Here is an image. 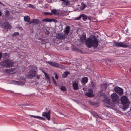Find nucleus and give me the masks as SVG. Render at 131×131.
<instances>
[{"label": "nucleus", "instance_id": "1", "mask_svg": "<svg viewBox=\"0 0 131 131\" xmlns=\"http://www.w3.org/2000/svg\"><path fill=\"white\" fill-rule=\"evenodd\" d=\"M86 44L87 47L91 48L92 47H97L98 45V42L96 37L93 36L91 38L87 39L86 40Z\"/></svg>", "mask_w": 131, "mask_h": 131}, {"label": "nucleus", "instance_id": "2", "mask_svg": "<svg viewBox=\"0 0 131 131\" xmlns=\"http://www.w3.org/2000/svg\"><path fill=\"white\" fill-rule=\"evenodd\" d=\"M121 105L120 108L123 110H125L128 108L130 102L127 97L125 96H123L121 99Z\"/></svg>", "mask_w": 131, "mask_h": 131}, {"label": "nucleus", "instance_id": "3", "mask_svg": "<svg viewBox=\"0 0 131 131\" xmlns=\"http://www.w3.org/2000/svg\"><path fill=\"white\" fill-rule=\"evenodd\" d=\"M14 62L11 60L7 59L2 61L0 62L1 65L7 68H9L13 66Z\"/></svg>", "mask_w": 131, "mask_h": 131}, {"label": "nucleus", "instance_id": "4", "mask_svg": "<svg viewBox=\"0 0 131 131\" xmlns=\"http://www.w3.org/2000/svg\"><path fill=\"white\" fill-rule=\"evenodd\" d=\"M36 72L35 69L31 70L29 72L27 75V77L29 79H32L35 77L36 74Z\"/></svg>", "mask_w": 131, "mask_h": 131}, {"label": "nucleus", "instance_id": "5", "mask_svg": "<svg viewBox=\"0 0 131 131\" xmlns=\"http://www.w3.org/2000/svg\"><path fill=\"white\" fill-rule=\"evenodd\" d=\"M26 78H24L23 77H21L20 78V81H14V83L15 84H18L23 85L26 81Z\"/></svg>", "mask_w": 131, "mask_h": 131}, {"label": "nucleus", "instance_id": "6", "mask_svg": "<svg viewBox=\"0 0 131 131\" xmlns=\"http://www.w3.org/2000/svg\"><path fill=\"white\" fill-rule=\"evenodd\" d=\"M26 78H24L23 77H21L20 78V81H14V83L15 84H18L23 85L26 81Z\"/></svg>", "mask_w": 131, "mask_h": 131}, {"label": "nucleus", "instance_id": "7", "mask_svg": "<svg viewBox=\"0 0 131 131\" xmlns=\"http://www.w3.org/2000/svg\"><path fill=\"white\" fill-rule=\"evenodd\" d=\"M111 98L113 102H118L119 101L118 96L116 93H113L112 94Z\"/></svg>", "mask_w": 131, "mask_h": 131}, {"label": "nucleus", "instance_id": "8", "mask_svg": "<svg viewBox=\"0 0 131 131\" xmlns=\"http://www.w3.org/2000/svg\"><path fill=\"white\" fill-rule=\"evenodd\" d=\"M114 90L115 92L117 93L119 95H122L123 94V91L122 89L118 87H115Z\"/></svg>", "mask_w": 131, "mask_h": 131}, {"label": "nucleus", "instance_id": "9", "mask_svg": "<svg viewBox=\"0 0 131 131\" xmlns=\"http://www.w3.org/2000/svg\"><path fill=\"white\" fill-rule=\"evenodd\" d=\"M47 62L51 66L56 68L59 67L60 66L59 64L55 62H52L48 61Z\"/></svg>", "mask_w": 131, "mask_h": 131}, {"label": "nucleus", "instance_id": "10", "mask_svg": "<svg viewBox=\"0 0 131 131\" xmlns=\"http://www.w3.org/2000/svg\"><path fill=\"white\" fill-rule=\"evenodd\" d=\"M42 115L44 117H45L48 120L50 119V111L49 110L47 112H43L42 113Z\"/></svg>", "mask_w": 131, "mask_h": 131}, {"label": "nucleus", "instance_id": "11", "mask_svg": "<svg viewBox=\"0 0 131 131\" xmlns=\"http://www.w3.org/2000/svg\"><path fill=\"white\" fill-rule=\"evenodd\" d=\"M2 27L5 29H9L11 28V26L7 22H5L2 25Z\"/></svg>", "mask_w": 131, "mask_h": 131}, {"label": "nucleus", "instance_id": "12", "mask_svg": "<svg viewBox=\"0 0 131 131\" xmlns=\"http://www.w3.org/2000/svg\"><path fill=\"white\" fill-rule=\"evenodd\" d=\"M88 90L89 92L86 93L85 95L90 97H93L94 96V95L93 93V91L91 89H88Z\"/></svg>", "mask_w": 131, "mask_h": 131}, {"label": "nucleus", "instance_id": "13", "mask_svg": "<svg viewBox=\"0 0 131 131\" xmlns=\"http://www.w3.org/2000/svg\"><path fill=\"white\" fill-rule=\"evenodd\" d=\"M82 17L83 18V20L84 21H86L87 19L88 16L85 14H82L80 15L79 17H77L75 18L77 20L80 19Z\"/></svg>", "mask_w": 131, "mask_h": 131}, {"label": "nucleus", "instance_id": "14", "mask_svg": "<svg viewBox=\"0 0 131 131\" xmlns=\"http://www.w3.org/2000/svg\"><path fill=\"white\" fill-rule=\"evenodd\" d=\"M66 37V35L61 33H58L56 36V38L59 39H62Z\"/></svg>", "mask_w": 131, "mask_h": 131}, {"label": "nucleus", "instance_id": "15", "mask_svg": "<svg viewBox=\"0 0 131 131\" xmlns=\"http://www.w3.org/2000/svg\"><path fill=\"white\" fill-rule=\"evenodd\" d=\"M115 44L116 47H123L125 48L128 47L127 45L124 44V43L122 42H115Z\"/></svg>", "mask_w": 131, "mask_h": 131}, {"label": "nucleus", "instance_id": "16", "mask_svg": "<svg viewBox=\"0 0 131 131\" xmlns=\"http://www.w3.org/2000/svg\"><path fill=\"white\" fill-rule=\"evenodd\" d=\"M72 86L74 90H78L79 88L78 82L75 81H74L72 83Z\"/></svg>", "mask_w": 131, "mask_h": 131}, {"label": "nucleus", "instance_id": "17", "mask_svg": "<svg viewBox=\"0 0 131 131\" xmlns=\"http://www.w3.org/2000/svg\"><path fill=\"white\" fill-rule=\"evenodd\" d=\"M39 23V21L38 19H34L32 20L29 23V24H35L37 25Z\"/></svg>", "mask_w": 131, "mask_h": 131}, {"label": "nucleus", "instance_id": "18", "mask_svg": "<svg viewBox=\"0 0 131 131\" xmlns=\"http://www.w3.org/2000/svg\"><path fill=\"white\" fill-rule=\"evenodd\" d=\"M70 1L68 0H65L62 3V4L64 7L70 5Z\"/></svg>", "mask_w": 131, "mask_h": 131}, {"label": "nucleus", "instance_id": "19", "mask_svg": "<svg viewBox=\"0 0 131 131\" xmlns=\"http://www.w3.org/2000/svg\"><path fill=\"white\" fill-rule=\"evenodd\" d=\"M58 13L57 12V10L55 9H52L51 10V13H49V15H58Z\"/></svg>", "mask_w": 131, "mask_h": 131}, {"label": "nucleus", "instance_id": "20", "mask_svg": "<svg viewBox=\"0 0 131 131\" xmlns=\"http://www.w3.org/2000/svg\"><path fill=\"white\" fill-rule=\"evenodd\" d=\"M70 26H67L65 28L64 30V32L65 34L68 35L69 32L70 30Z\"/></svg>", "mask_w": 131, "mask_h": 131}, {"label": "nucleus", "instance_id": "21", "mask_svg": "<svg viewBox=\"0 0 131 131\" xmlns=\"http://www.w3.org/2000/svg\"><path fill=\"white\" fill-rule=\"evenodd\" d=\"M24 20L25 21L29 22L30 20V17L28 16H24Z\"/></svg>", "mask_w": 131, "mask_h": 131}, {"label": "nucleus", "instance_id": "22", "mask_svg": "<svg viewBox=\"0 0 131 131\" xmlns=\"http://www.w3.org/2000/svg\"><path fill=\"white\" fill-rule=\"evenodd\" d=\"M30 116L32 117H34L35 118H37L39 119H40L42 120H45V119L42 117H40L39 116H34L33 115H30Z\"/></svg>", "mask_w": 131, "mask_h": 131}, {"label": "nucleus", "instance_id": "23", "mask_svg": "<svg viewBox=\"0 0 131 131\" xmlns=\"http://www.w3.org/2000/svg\"><path fill=\"white\" fill-rule=\"evenodd\" d=\"M70 73V72L69 71H66L65 72L62 74V77L63 78H66L68 74Z\"/></svg>", "mask_w": 131, "mask_h": 131}, {"label": "nucleus", "instance_id": "24", "mask_svg": "<svg viewBox=\"0 0 131 131\" xmlns=\"http://www.w3.org/2000/svg\"><path fill=\"white\" fill-rule=\"evenodd\" d=\"M86 6V5L85 4H84L83 3H82L80 7V8L81 10H83L85 8Z\"/></svg>", "mask_w": 131, "mask_h": 131}, {"label": "nucleus", "instance_id": "25", "mask_svg": "<svg viewBox=\"0 0 131 131\" xmlns=\"http://www.w3.org/2000/svg\"><path fill=\"white\" fill-rule=\"evenodd\" d=\"M88 81V78L87 77H84L82 79V82L84 84L86 83Z\"/></svg>", "mask_w": 131, "mask_h": 131}, {"label": "nucleus", "instance_id": "26", "mask_svg": "<svg viewBox=\"0 0 131 131\" xmlns=\"http://www.w3.org/2000/svg\"><path fill=\"white\" fill-rule=\"evenodd\" d=\"M107 86V84L106 83H103L101 85V87L103 89H106Z\"/></svg>", "mask_w": 131, "mask_h": 131}, {"label": "nucleus", "instance_id": "27", "mask_svg": "<svg viewBox=\"0 0 131 131\" xmlns=\"http://www.w3.org/2000/svg\"><path fill=\"white\" fill-rule=\"evenodd\" d=\"M42 21H46L47 22H51L52 21V19H51L47 18L42 20Z\"/></svg>", "mask_w": 131, "mask_h": 131}, {"label": "nucleus", "instance_id": "28", "mask_svg": "<svg viewBox=\"0 0 131 131\" xmlns=\"http://www.w3.org/2000/svg\"><path fill=\"white\" fill-rule=\"evenodd\" d=\"M86 38L85 35H83L81 37V39L82 41H84L85 40Z\"/></svg>", "mask_w": 131, "mask_h": 131}, {"label": "nucleus", "instance_id": "29", "mask_svg": "<svg viewBox=\"0 0 131 131\" xmlns=\"http://www.w3.org/2000/svg\"><path fill=\"white\" fill-rule=\"evenodd\" d=\"M9 12L8 10H6L5 12V15L7 17H8L9 15Z\"/></svg>", "mask_w": 131, "mask_h": 131}, {"label": "nucleus", "instance_id": "30", "mask_svg": "<svg viewBox=\"0 0 131 131\" xmlns=\"http://www.w3.org/2000/svg\"><path fill=\"white\" fill-rule=\"evenodd\" d=\"M60 89L63 91H65L66 90V88L64 86H62L60 88Z\"/></svg>", "mask_w": 131, "mask_h": 131}, {"label": "nucleus", "instance_id": "31", "mask_svg": "<svg viewBox=\"0 0 131 131\" xmlns=\"http://www.w3.org/2000/svg\"><path fill=\"white\" fill-rule=\"evenodd\" d=\"M92 114L96 118H97V117H98V114L95 112H92Z\"/></svg>", "mask_w": 131, "mask_h": 131}, {"label": "nucleus", "instance_id": "32", "mask_svg": "<svg viewBox=\"0 0 131 131\" xmlns=\"http://www.w3.org/2000/svg\"><path fill=\"white\" fill-rule=\"evenodd\" d=\"M91 84L92 85V87L93 88H94L95 87L96 84L95 82H92Z\"/></svg>", "mask_w": 131, "mask_h": 131}, {"label": "nucleus", "instance_id": "33", "mask_svg": "<svg viewBox=\"0 0 131 131\" xmlns=\"http://www.w3.org/2000/svg\"><path fill=\"white\" fill-rule=\"evenodd\" d=\"M46 79L47 81H50V78L48 75L47 74L46 75H45Z\"/></svg>", "mask_w": 131, "mask_h": 131}, {"label": "nucleus", "instance_id": "34", "mask_svg": "<svg viewBox=\"0 0 131 131\" xmlns=\"http://www.w3.org/2000/svg\"><path fill=\"white\" fill-rule=\"evenodd\" d=\"M96 118H97V120L99 121H101V120L100 119L102 120V118L99 115L98 117H97Z\"/></svg>", "mask_w": 131, "mask_h": 131}, {"label": "nucleus", "instance_id": "35", "mask_svg": "<svg viewBox=\"0 0 131 131\" xmlns=\"http://www.w3.org/2000/svg\"><path fill=\"white\" fill-rule=\"evenodd\" d=\"M30 67H31V69H35L36 70H37V68L36 66L33 65H31L30 66Z\"/></svg>", "mask_w": 131, "mask_h": 131}, {"label": "nucleus", "instance_id": "36", "mask_svg": "<svg viewBox=\"0 0 131 131\" xmlns=\"http://www.w3.org/2000/svg\"><path fill=\"white\" fill-rule=\"evenodd\" d=\"M19 33L18 32H15L13 34V35L14 36H16L17 35L19 34Z\"/></svg>", "mask_w": 131, "mask_h": 131}, {"label": "nucleus", "instance_id": "37", "mask_svg": "<svg viewBox=\"0 0 131 131\" xmlns=\"http://www.w3.org/2000/svg\"><path fill=\"white\" fill-rule=\"evenodd\" d=\"M55 78L57 79H58V76L57 74L56 73L55 74Z\"/></svg>", "mask_w": 131, "mask_h": 131}, {"label": "nucleus", "instance_id": "38", "mask_svg": "<svg viewBox=\"0 0 131 131\" xmlns=\"http://www.w3.org/2000/svg\"><path fill=\"white\" fill-rule=\"evenodd\" d=\"M20 105L21 106H26L28 105V104H21Z\"/></svg>", "mask_w": 131, "mask_h": 131}, {"label": "nucleus", "instance_id": "39", "mask_svg": "<svg viewBox=\"0 0 131 131\" xmlns=\"http://www.w3.org/2000/svg\"><path fill=\"white\" fill-rule=\"evenodd\" d=\"M49 45V46H50V44L49 43H46V44H45V47L47 48H49V47H46V46L47 45Z\"/></svg>", "mask_w": 131, "mask_h": 131}, {"label": "nucleus", "instance_id": "40", "mask_svg": "<svg viewBox=\"0 0 131 131\" xmlns=\"http://www.w3.org/2000/svg\"><path fill=\"white\" fill-rule=\"evenodd\" d=\"M5 71L7 72H9L10 71V70L9 69H7L5 70Z\"/></svg>", "mask_w": 131, "mask_h": 131}, {"label": "nucleus", "instance_id": "41", "mask_svg": "<svg viewBox=\"0 0 131 131\" xmlns=\"http://www.w3.org/2000/svg\"><path fill=\"white\" fill-rule=\"evenodd\" d=\"M54 83V84L56 85H57V83H56V81H55V80H53Z\"/></svg>", "mask_w": 131, "mask_h": 131}, {"label": "nucleus", "instance_id": "42", "mask_svg": "<svg viewBox=\"0 0 131 131\" xmlns=\"http://www.w3.org/2000/svg\"><path fill=\"white\" fill-rule=\"evenodd\" d=\"M59 114H60V115H62L61 116V117H63V114H62V113H61V112H59Z\"/></svg>", "mask_w": 131, "mask_h": 131}, {"label": "nucleus", "instance_id": "43", "mask_svg": "<svg viewBox=\"0 0 131 131\" xmlns=\"http://www.w3.org/2000/svg\"><path fill=\"white\" fill-rule=\"evenodd\" d=\"M40 77V75H37L36 76L37 78V79H39Z\"/></svg>", "mask_w": 131, "mask_h": 131}, {"label": "nucleus", "instance_id": "44", "mask_svg": "<svg viewBox=\"0 0 131 131\" xmlns=\"http://www.w3.org/2000/svg\"><path fill=\"white\" fill-rule=\"evenodd\" d=\"M18 28L19 29L21 30H22L23 29V28L21 27H19Z\"/></svg>", "mask_w": 131, "mask_h": 131}, {"label": "nucleus", "instance_id": "45", "mask_svg": "<svg viewBox=\"0 0 131 131\" xmlns=\"http://www.w3.org/2000/svg\"><path fill=\"white\" fill-rule=\"evenodd\" d=\"M49 13H47V12L45 13V15L49 14Z\"/></svg>", "mask_w": 131, "mask_h": 131}, {"label": "nucleus", "instance_id": "46", "mask_svg": "<svg viewBox=\"0 0 131 131\" xmlns=\"http://www.w3.org/2000/svg\"><path fill=\"white\" fill-rule=\"evenodd\" d=\"M87 19L90 20L91 19V18L89 17L88 16V17H87Z\"/></svg>", "mask_w": 131, "mask_h": 131}, {"label": "nucleus", "instance_id": "47", "mask_svg": "<svg viewBox=\"0 0 131 131\" xmlns=\"http://www.w3.org/2000/svg\"><path fill=\"white\" fill-rule=\"evenodd\" d=\"M83 90H84V91H86L87 90L86 88H83Z\"/></svg>", "mask_w": 131, "mask_h": 131}, {"label": "nucleus", "instance_id": "48", "mask_svg": "<svg viewBox=\"0 0 131 131\" xmlns=\"http://www.w3.org/2000/svg\"><path fill=\"white\" fill-rule=\"evenodd\" d=\"M42 72L44 73L45 75H46L47 73L44 71H42Z\"/></svg>", "mask_w": 131, "mask_h": 131}, {"label": "nucleus", "instance_id": "49", "mask_svg": "<svg viewBox=\"0 0 131 131\" xmlns=\"http://www.w3.org/2000/svg\"><path fill=\"white\" fill-rule=\"evenodd\" d=\"M29 5L31 7H33L34 6L33 5H31V4H30Z\"/></svg>", "mask_w": 131, "mask_h": 131}, {"label": "nucleus", "instance_id": "50", "mask_svg": "<svg viewBox=\"0 0 131 131\" xmlns=\"http://www.w3.org/2000/svg\"><path fill=\"white\" fill-rule=\"evenodd\" d=\"M2 15V13L1 11H0V16H1Z\"/></svg>", "mask_w": 131, "mask_h": 131}, {"label": "nucleus", "instance_id": "51", "mask_svg": "<svg viewBox=\"0 0 131 131\" xmlns=\"http://www.w3.org/2000/svg\"><path fill=\"white\" fill-rule=\"evenodd\" d=\"M0 4L2 5H4V4L3 3H1V2H0Z\"/></svg>", "mask_w": 131, "mask_h": 131}, {"label": "nucleus", "instance_id": "52", "mask_svg": "<svg viewBox=\"0 0 131 131\" xmlns=\"http://www.w3.org/2000/svg\"><path fill=\"white\" fill-rule=\"evenodd\" d=\"M52 80H54V78L53 77H52Z\"/></svg>", "mask_w": 131, "mask_h": 131}, {"label": "nucleus", "instance_id": "53", "mask_svg": "<svg viewBox=\"0 0 131 131\" xmlns=\"http://www.w3.org/2000/svg\"><path fill=\"white\" fill-rule=\"evenodd\" d=\"M65 0H61V1H63V2H64V1H65Z\"/></svg>", "mask_w": 131, "mask_h": 131}, {"label": "nucleus", "instance_id": "54", "mask_svg": "<svg viewBox=\"0 0 131 131\" xmlns=\"http://www.w3.org/2000/svg\"><path fill=\"white\" fill-rule=\"evenodd\" d=\"M5 54H7L6 53H5Z\"/></svg>", "mask_w": 131, "mask_h": 131}]
</instances>
